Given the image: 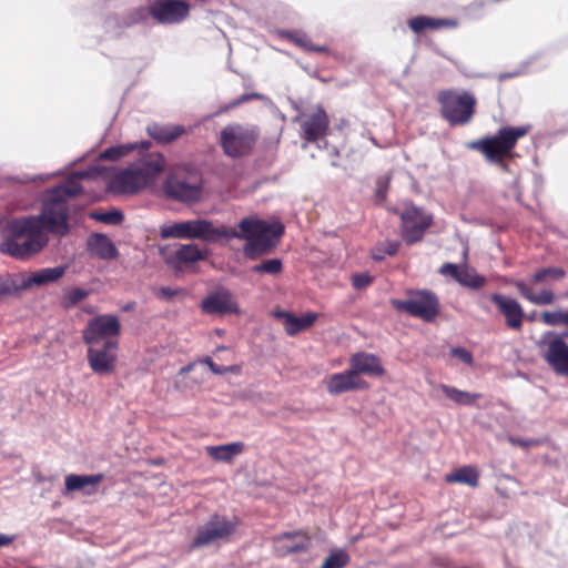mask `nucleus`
Returning a JSON list of instances; mask_svg holds the SVG:
<instances>
[{"mask_svg":"<svg viewBox=\"0 0 568 568\" xmlns=\"http://www.w3.org/2000/svg\"><path fill=\"white\" fill-rule=\"evenodd\" d=\"M388 184L389 180L387 178H379L377 180L376 196L381 197L382 200H385Z\"/></svg>","mask_w":568,"mask_h":568,"instance_id":"nucleus-46","label":"nucleus"},{"mask_svg":"<svg viewBox=\"0 0 568 568\" xmlns=\"http://www.w3.org/2000/svg\"><path fill=\"white\" fill-rule=\"evenodd\" d=\"M262 98V94L260 93H245L239 97L236 100H234L230 106L235 108L242 103L248 102L251 100H258Z\"/></svg>","mask_w":568,"mask_h":568,"instance_id":"nucleus-47","label":"nucleus"},{"mask_svg":"<svg viewBox=\"0 0 568 568\" xmlns=\"http://www.w3.org/2000/svg\"><path fill=\"white\" fill-rule=\"evenodd\" d=\"M91 216L99 222L111 225L120 224L124 219L123 213L119 210H112L104 213H94Z\"/></svg>","mask_w":568,"mask_h":568,"instance_id":"nucleus-40","label":"nucleus"},{"mask_svg":"<svg viewBox=\"0 0 568 568\" xmlns=\"http://www.w3.org/2000/svg\"><path fill=\"white\" fill-rule=\"evenodd\" d=\"M541 322L546 325L558 326L565 325V312L561 311H545L541 313Z\"/></svg>","mask_w":568,"mask_h":568,"instance_id":"nucleus-41","label":"nucleus"},{"mask_svg":"<svg viewBox=\"0 0 568 568\" xmlns=\"http://www.w3.org/2000/svg\"><path fill=\"white\" fill-rule=\"evenodd\" d=\"M349 368L356 376H361V374L377 377L385 375L381 359L376 355L365 352H358L351 356Z\"/></svg>","mask_w":568,"mask_h":568,"instance_id":"nucleus-20","label":"nucleus"},{"mask_svg":"<svg viewBox=\"0 0 568 568\" xmlns=\"http://www.w3.org/2000/svg\"><path fill=\"white\" fill-rule=\"evenodd\" d=\"M104 475L99 473L94 475H75L70 474L64 478L65 489L69 491L80 490L87 496L98 493L100 484L103 481Z\"/></svg>","mask_w":568,"mask_h":568,"instance_id":"nucleus-21","label":"nucleus"},{"mask_svg":"<svg viewBox=\"0 0 568 568\" xmlns=\"http://www.w3.org/2000/svg\"><path fill=\"white\" fill-rule=\"evenodd\" d=\"M205 449L215 462L231 464L236 456L244 452L245 445L243 442H233L224 445L206 446Z\"/></svg>","mask_w":568,"mask_h":568,"instance_id":"nucleus-25","label":"nucleus"},{"mask_svg":"<svg viewBox=\"0 0 568 568\" xmlns=\"http://www.w3.org/2000/svg\"><path fill=\"white\" fill-rule=\"evenodd\" d=\"M88 250L91 254L101 260H114L118 257V250L112 241L104 234H92L88 240Z\"/></svg>","mask_w":568,"mask_h":568,"instance_id":"nucleus-24","label":"nucleus"},{"mask_svg":"<svg viewBox=\"0 0 568 568\" xmlns=\"http://www.w3.org/2000/svg\"><path fill=\"white\" fill-rule=\"evenodd\" d=\"M119 341H105L102 345L89 346L87 361L93 373L110 375L115 371Z\"/></svg>","mask_w":568,"mask_h":568,"instance_id":"nucleus-12","label":"nucleus"},{"mask_svg":"<svg viewBox=\"0 0 568 568\" xmlns=\"http://www.w3.org/2000/svg\"><path fill=\"white\" fill-rule=\"evenodd\" d=\"M308 549H310V540L304 539V541H301L293 546L286 547L285 554L306 552Z\"/></svg>","mask_w":568,"mask_h":568,"instance_id":"nucleus-45","label":"nucleus"},{"mask_svg":"<svg viewBox=\"0 0 568 568\" xmlns=\"http://www.w3.org/2000/svg\"><path fill=\"white\" fill-rule=\"evenodd\" d=\"M224 369H226V373H229V372H231V373H239L240 367L236 366V365H232V366H224Z\"/></svg>","mask_w":568,"mask_h":568,"instance_id":"nucleus-53","label":"nucleus"},{"mask_svg":"<svg viewBox=\"0 0 568 568\" xmlns=\"http://www.w3.org/2000/svg\"><path fill=\"white\" fill-rule=\"evenodd\" d=\"M148 133L156 142L168 144L182 136L185 133V129L182 125L153 124L148 126Z\"/></svg>","mask_w":568,"mask_h":568,"instance_id":"nucleus-28","label":"nucleus"},{"mask_svg":"<svg viewBox=\"0 0 568 568\" xmlns=\"http://www.w3.org/2000/svg\"><path fill=\"white\" fill-rule=\"evenodd\" d=\"M439 389L443 392V394L447 398H449L450 400H453L454 403L459 404V405H471L475 403V400H477L478 398L481 397L480 394H477V393L470 394L468 392H464V390L457 389L456 387L444 385V384H442L439 386Z\"/></svg>","mask_w":568,"mask_h":568,"instance_id":"nucleus-32","label":"nucleus"},{"mask_svg":"<svg viewBox=\"0 0 568 568\" xmlns=\"http://www.w3.org/2000/svg\"><path fill=\"white\" fill-rule=\"evenodd\" d=\"M161 293H162L163 295H165L166 297H172V296H174V295H175V293H176V292H175V291H173V290H171V288H169V287H162V288H161Z\"/></svg>","mask_w":568,"mask_h":568,"instance_id":"nucleus-51","label":"nucleus"},{"mask_svg":"<svg viewBox=\"0 0 568 568\" xmlns=\"http://www.w3.org/2000/svg\"><path fill=\"white\" fill-rule=\"evenodd\" d=\"M529 131L530 125L503 126L495 135L470 141L466 148L481 153L488 162L506 169L505 160L513 158L518 140L526 136Z\"/></svg>","mask_w":568,"mask_h":568,"instance_id":"nucleus-4","label":"nucleus"},{"mask_svg":"<svg viewBox=\"0 0 568 568\" xmlns=\"http://www.w3.org/2000/svg\"><path fill=\"white\" fill-rule=\"evenodd\" d=\"M252 272L256 274L278 275L283 271V262L281 258H271L252 266Z\"/></svg>","mask_w":568,"mask_h":568,"instance_id":"nucleus-35","label":"nucleus"},{"mask_svg":"<svg viewBox=\"0 0 568 568\" xmlns=\"http://www.w3.org/2000/svg\"><path fill=\"white\" fill-rule=\"evenodd\" d=\"M276 316L283 320L284 329L290 336H294L300 332L310 328L318 317L316 313L311 312L302 316H295L294 314L284 311L277 312Z\"/></svg>","mask_w":568,"mask_h":568,"instance_id":"nucleus-22","label":"nucleus"},{"mask_svg":"<svg viewBox=\"0 0 568 568\" xmlns=\"http://www.w3.org/2000/svg\"><path fill=\"white\" fill-rule=\"evenodd\" d=\"M203 363L206 364L210 368V371L216 375H223L226 373V369H224V366L217 365L215 362L212 361L211 357H205L203 359Z\"/></svg>","mask_w":568,"mask_h":568,"instance_id":"nucleus-49","label":"nucleus"},{"mask_svg":"<svg viewBox=\"0 0 568 568\" xmlns=\"http://www.w3.org/2000/svg\"><path fill=\"white\" fill-rule=\"evenodd\" d=\"M442 118L450 126L468 124L476 112L477 100L470 92L456 90H442L436 98Z\"/></svg>","mask_w":568,"mask_h":568,"instance_id":"nucleus-5","label":"nucleus"},{"mask_svg":"<svg viewBox=\"0 0 568 568\" xmlns=\"http://www.w3.org/2000/svg\"><path fill=\"white\" fill-rule=\"evenodd\" d=\"M81 176L83 174H75L48 190L39 215L9 221L2 231L0 252L18 260H27L47 245L48 232L65 235L69 232L68 200L82 193L79 182Z\"/></svg>","mask_w":568,"mask_h":568,"instance_id":"nucleus-1","label":"nucleus"},{"mask_svg":"<svg viewBox=\"0 0 568 568\" xmlns=\"http://www.w3.org/2000/svg\"><path fill=\"white\" fill-rule=\"evenodd\" d=\"M303 537L304 539L306 540H310V536L307 534V531L305 530H295V531H285V532H282L277 539H293V538H296V537Z\"/></svg>","mask_w":568,"mask_h":568,"instance_id":"nucleus-48","label":"nucleus"},{"mask_svg":"<svg viewBox=\"0 0 568 568\" xmlns=\"http://www.w3.org/2000/svg\"><path fill=\"white\" fill-rule=\"evenodd\" d=\"M457 282L463 286L478 290L486 284V278L475 272H470L467 268H462L460 273L458 274Z\"/></svg>","mask_w":568,"mask_h":568,"instance_id":"nucleus-34","label":"nucleus"},{"mask_svg":"<svg viewBox=\"0 0 568 568\" xmlns=\"http://www.w3.org/2000/svg\"><path fill=\"white\" fill-rule=\"evenodd\" d=\"M565 276V272L559 267H545L536 271L532 275V282L540 283L548 278L560 280Z\"/></svg>","mask_w":568,"mask_h":568,"instance_id":"nucleus-39","label":"nucleus"},{"mask_svg":"<svg viewBox=\"0 0 568 568\" xmlns=\"http://www.w3.org/2000/svg\"><path fill=\"white\" fill-rule=\"evenodd\" d=\"M12 541L11 537L0 535V547L8 546Z\"/></svg>","mask_w":568,"mask_h":568,"instance_id":"nucleus-50","label":"nucleus"},{"mask_svg":"<svg viewBox=\"0 0 568 568\" xmlns=\"http://www.w3.org/2000/svg\"><path fill=\"white\" fill-rule=\"evenodd\" d=\"M64 273L65 268L62 266L42 268L24 278L21 283V287L27 290L33 285L40 286L48 283H53L61 278Z\"/></svg>","mask_w":568,"mask_h":568,"instance_id":"nucleus-26","label":"nucleus"},{"mask_svg":"<svg viewBox=\"0 0 568 568\" xmlns=\"http://www.w3.org/2000/svg\"><path fill=\"white\" fill-rule=\"evenodd\" d=\"M490 301L496 305L498 312L504 316L508 328L519 332L523 328L525 312L520 303L507 295L494 293Z\"/></svg>","mask_w":568,"mask_h":568,"instance_id":"nucleus-17","label":"nucleus"},{"mask_svg":"<svg viewBox=\"0 0 568 568\" xmlns=\"http://www.w3.org/2000/svg\"><path fill=\"white\" fill-rule=\"evenodd\" d=\"M165 158L159 152L141 153V156L115 173L110 189L118 194H134L153 184L165 169Z\"/></svg>","mask_w":568,"mask_h":568,"instance_id":"nucleus-3","label":"nucleus"},{"mask_svg":"<svg viewBox=\"0 0 568 568\" xmlns=\"http://www.w3.org/2000/svg\"><path fill=\"white\" fill-rule=\"evenodd\" d=\"M519 444L523 445V446H528V444L525 443V442H519Z\"/></svg>","mask_w":568,"mask_h":568,"instance_id":"nucleus-55","label":"nucleus"},{"mask_svg":"<svg viewBox=\"0 0 568 568\" xmlns=\"http://www.w3.org/2000/svg\"><path fill=\"white\" fill-rule=\"evenodd\" d=\"M166 194L181 202H197L202 196V176L193 170L187 174L178 171L170 175L165 182Z\"/></svg>","mask_w":568,"mask_h":568,"instance_id":"nucleus-8","label":"nucleus"},{"mask_svg":"<svg viewBox=\"0 0 568 568\" xmlns=\"http://www.w3.org/2000/svg\"><path fill=\"white\" fill-rule=\"evenodd\" d=\"M323 383L325 384L327 393L332 396H337L343 393L353 390H365L369 388L368 382L361 376H356L351 368L341 373L328 375L323 381Z\"/></svg>","mask_w":568,"mask_h":568,"instance_id":"nucleus-16","label":"nucleus"},{"mask_svg":"<svg viewBox=\"0 0 568 568\" xmlns=\"http://www.w3.org/2000/svg\"><path fill=\"white\" fill-rule=\"evenodd\" d=\"M373 282V276L367 273L354 274L352 276V284L356 290H364Z\"/></svg>","mask_w":568,"mask_h":568,"instance_id":"nucleus-42","label":"nucleus"},{"mask_svg":"<svg viewBox=\"0 0 568 568\" xmlns=\"http://www.w3.org/2000/svg\"><path fill=\"white\" fill-rule=\"evenodd\" d=\"M201 308L205 314H239L240 308L233 294L227 290H220L206 296Z\"/></svg>","mask_w":568,"mask_h":568,"instance_id":"nucleus-18","label":"nucleus"},{"mask_svg":"<svg viewBox=\"0 0 568 568\" xmlns=\"http://www.w3.org/2000/svg\"><path fill=\"white\" fill-rule=\"evenodd\" d=\"M450 354L453 357L462 361L467 365H473L474 363L473 354L464 347H454L452 348Z\"/></svg>","mask_w":568,"mask_h":568,"instance_id":"nucleus-43","label":"nucleus"},{"mask_svg":"<svg viewBox=\"0 0 568 568\" xmlns=\"http://www.w3.org/2000/svg\"><path fill=\"white\" fill-rule=\"evenodd\" d=\"M258 138L260 131L254 125L229 124L220 133V145L225 155L239 159L252 153Z\"/></svg>","mask_w":568,"mask_h":568,"instance_id":"nucleus-6","label":"nucleus"},{"mask_svg":"<svg viewBox=\"0 0 568 568\" xmlns=\"http://www.w3.org/2000/svg\"><path fill=\"white\" fill-rule=\"evenodd\" d=\"M121 334L119 318L112 314H102L88 321L82 331V339L88 346L102 345L105 341H118Z\"/></svg>","mask_w":568,"mask_h":568,"instance_id":"nucleus-11","label":"nucleus"},{"mask_svg":"<svg viewBox=\"0 0 568 568\" xmlns=\"http://www.w3.org/2000/svg\"><path fill=\"white\" fill-rule=\"evenodd\" d=\"M544 358L556 373L568 375V344L560 336L546 344Z\"/></svg>","mask_w":568,"mask_h":568,"instance_id":"nucleus-19","label":"nucleus"},{"mask_svg":"<svg viewBox=\"0 0 568 568\" xmlns=\"http://www.w3.org/2000/svg\"><path fill=\"white\" fill-rule=\"evenodd\" d=\"M407 294L409 298L390 301L392 306L403 313L422 318L425 322H433L439 314V300L429 290H412Z\"/></svg>","mask_w":568,"mask_h":568,"instance_id":"nucleus-7","label":"nucleus"},{"mask_svg":"<svg viewBox=\"0 0 568 568\" xmlns=\"http://www.w3.org/2000/svg\"><path fill=\"white\" fill-rule=\"evenodd\" d=\"M239 519H227L224 516L213 515L203 526H200L191 542V548H202L219 540L229 539L236 530Z\"/></svg>","mask_w":568,"mask_h":568,"instance_id":"nucleus-9","label":"nucleus"},{"mask_svg":"<svg viewBox=\"0 0 568 568\" xmlns=\"http://www.w3.org/2000/svg\"><path fill=\"white\" fill-rule=\"evenodd\" d=\"M399 242L397 241H382L375 244V246L372 248L371 255L372 258L375 261H383L385 256H393L395 255L399 250Z\"/></svg>","mask_w":568,"mask_h":568,"instance_id":"nucleus-33","label":"nucleus"},{"mask_svg":"<svg viewBox=\"0 0 568 568\" xmlns=\"http://www.w3.org/2000/svg\"><path fill=\"white\" fill-rule=\"evenodd\" d=\"M89 292L82 288H72L64 293L62 297V305L64 308H70L75 306L78 303L87 298Z\"/></svg>","mask_w":568,"mask_h":568,"instance_id":"nucleus-38","label":"nucleus"},{"mask_svg":"<svg viewBox=\"0 0 568 568\" xmlns=\"http://www.w3.org/2000/svg\"><path fill=\"white\" fill-rule=\"evenodd\" d=\"M400 221L402 237L407 245L420 242L434 222L430 213L414 204L404 207L400 213Z\"/></svg>","mask_w":568,"mask_h":568,"instance_id":"nucleus-10","label":"nucleus"},{"mask_svg":"<svg viewBox=\"0 0 568 568\" xmlns=\"http://www.w3.org/2000/svg\"><path fill=\"white\" fill-rule=\"evenodd\" d=\"M454 26H456V23L452 20L437 19L427 16H417L408 20V27L415 33H422L426 30H438Z\"/></svg>","mask_w":568,"mask_h":568,"instance_id":"nucleus-27","label":"nucleus"},{"mask_svg":"<svg viewBox=\"0 0 568 568\" xmlns=\"http://www.w3.org/2000/svg\"><path fill=\"white\" fill-rule=\"evenodd\" d=\"M149 14L159 23L174 24L190 13V4L184 0H158L148 8Z\"/></svg>","mask_w":568,"mask_h":568,"instance_id":"nucleus-14","label":"nucleus"},{"mask_svg":"<svg viewBox=\"0 0 568 568\" xmlns=\"http://www.w3.org/2000/svg\"><path fill=\"white\" fill-rule=\"evenodd\" d=\"M278 36L306 52L329 53L326 45L314 44L308 34L302 30H280Z\"/></svg>","mask_w":568,"mask_h":568,"instance_id":"nucleus-23","label":"nucleus"},{"mask_svg":"<svg viewBox=\"0 0 568 568\" xmlns=\"http://www.w3.org/2000/svg\"><path fill=\"white\" fill-rule=\"evenodd\" d=\"M194 367V364H187L186 366L182 367L180 369V374H186L189 372H191Z\"/></svg>","mask_w":568,"mask_h":568,"instance_id":"nucleus-52","label":"nucleus"},{"mask_svg":"<svg viewBox=\"0 0 568 568\" xmlns=\"http://www.w3.org/2000/svg\"><path fill=\"white\" fill-rule=\"evenodd\" d=\"M565 325L568 326V310L565 312Z\"/></svg>","mask_w":568,"mask_h":568,"instance_id":"nucleus-54","label":"nucleus"},{"mask_svg":"<svg viewBox=\"0 0 568 568\" xmlns=\"http://www.w3.org/2000/svg\"><path fill=\"white\" fill-rule=\"evenodd\" d=\"M164 262L173 270H182L207 257V250L201 248L197 244H176L173 250L169 247L161 248Z\"/></svg>","mask_w":568,"mask_h":568,"instance_id":"nucleus-13","label":"nucleus"},{"mask_svg":"<svg viewBox=\"0 0 568 568\" xmlns=\"http://www.w3.org/2000/svg\"><path fill=\"white\" fill-rule=\"evenodd\" d=\"M284 225L280 221L267 222L256 216H247L240 221L239 231L227 227H214L207 220H189L160 227V236L166 239H197L213 242L217 237L244 240L243 253L248 260H257L270 254L284 234Z\"/></svg>","mask_w":568,"mask_h":568,"instance_id":"nucleus-2","label":"nucleus"},{"mask_svg":"<svg viewBox=\"0 0 568 568\" xmlns=\"http://www.w3.org/2000/svg\"><path fill=\"white\" fill-rule=\"evenodd\" d=\"M349 562V556L343 551L337 550L332 552L322 564L321 568H344Z\"/></svg>","mask_w":568,"mask_h":568,"instance_id":"nucleus-37","label":"nucleus"},{"mask_svg":"<svg viewBox=\"0 0 568 568\" xmlns=\"http://www.w3.org/2000/svg\"><path fill=\"white\" fill-rule=\"evenodd\" d=\"M515 287L523 297L536 305H549L554 302L555 296L551 290H542L538 294H535L532 288L527 285L524 281H516Z\"/></svg>","mask_w":568,"mask_h":568,"instance_id":"nucleus-30","label":"nucleus"},{"mask_svg":"<svg viewBox=\"0 0 568 568\" xmlns=\"http://www.w3.org/2000/svg\"><path fill=\"white\" fill-rule=\"evenodd\" d=\"M460 267L456 264H453V263H445L440 266L439 268V273L442 275H449L452 276L455 281H457V277H458V274L460 273Z\"/></svg>","mask_w":568,"mask_h":568,"instance_id":"nucleus-44","label":"nucleus"},{"mask_svg":"<svg viewBox=\"0 0 568 568\" xmlns=\"http://www.w3.org/2000/svg\"><path fill=\"white\" fill-rule=\"evenodd\" d=\"M150 148H151L150 141H144L141 143H128V144H122V145H115V146L105 149L100 154V159L106 160V161H118L134 150L139 149L142 151V153H144Z\"/></svg>","mask_w":568,"mask_h":568,"instance_id":"nucleus-29","label":"nucleus"},{"mask_svg":"<svg viewBox=\"0 0 568 568\" xmlns=\"http://www.w3.org/2000/svg\"><path fill=\"white\" fill-rule=\"evenodd\" d=\"M298 122L301 138L307 143H314L327 135L329 118L321 105L313 113L298 118Z\"/></svg>","mask_w":568,"mask_h":568,"instance_id":"nucleus-15","label":"nucleus"},{"mask_svg":"<svg viewBox=\"0 0 568 568\" xmlns=\"http://www.w3.org/2000/svg\"><path fill=\"white\" fill-rule=\"evenodd\" d=\"M445 481L448 484L459 483L476 487L479 481V473L474 466H463L457 468L454 473L447 474Z\"/></svg>","mask_w":568,"mask_h":568,"instance_id":"nucleus-31","label":"nucleus"},{"mask_svg":"<svg viewBox=\"0 0 568 568\" xmlns=\"http://www.w3.org/2000/svg\"><path fill=\"white\" fill-rule=\"evenodd\" d=\"M21 290V285H18L10 274L0 276V300L18 294Z\"/></svg>","mask_w":568,"mask_h":568,"instance_id":"nucleus-36","label":"nucleus"}]
</instances>
